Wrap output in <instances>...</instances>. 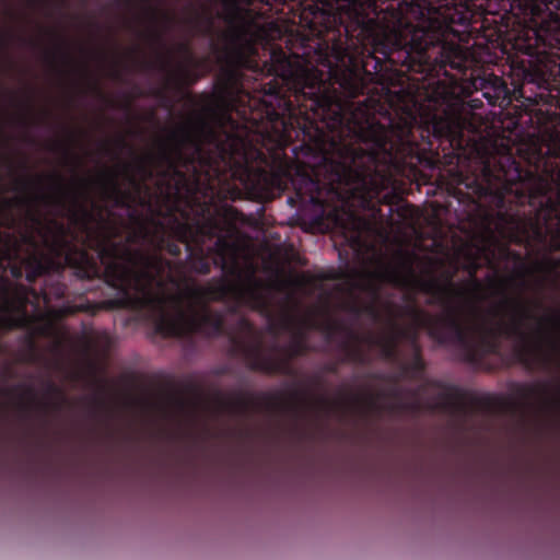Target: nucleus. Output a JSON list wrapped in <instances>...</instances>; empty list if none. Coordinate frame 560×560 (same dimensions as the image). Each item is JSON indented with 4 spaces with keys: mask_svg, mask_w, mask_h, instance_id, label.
Listing matches in <instances>:
<instances>
[{
    "mask_svg": "<svg viewBox=\"0 0 560 560\" xmlns=\"http://www.w3.org/2000/svg\"><path fill=\"white\" fill-rule=\"evenodd\" d=\"M275 38V35L271 31V28L269 30H260L259 33L257 34V40H260V42H264V40H270V39H273Z\"/></svg>",
    "mask_w": 560,
    "mask_h": 560,
    "instance_id": "2",
    "label": "nucleus"
},
{
    "mask_svg": "<svg viewBox=\"0 0 560 560\" xmlns=\"http://www.w3.org/2000/svg\"><path fill=\"white\" fill-rule=\"evenodd\" d=\"M387 40H388L389 45H393V46H399L401 44L400 35L396 31H393L390 33Z\"/></svg>",
    "mask_w": 560,
    "mask_h": 560,
    "instance_id": "3",
    "label": "nucleus"
},
{
    "mask_svg": "<svg viewBox=\"0 0 560 560\" xmlns=\"http://www.w3.org/2000/svg\"><path fill=\"white\" fill-rule=\"evenodd\" d=\"M195 314L191 311L184 310L180 302H174L172 313L165 314L161 319V329L167 334L180 335L195 329Z\"/></svg>",
    "mask_w": 560,
    "mask_h": 560,
    "instance_id": "1",
    "label": "nucleus"
}]
</instances>
